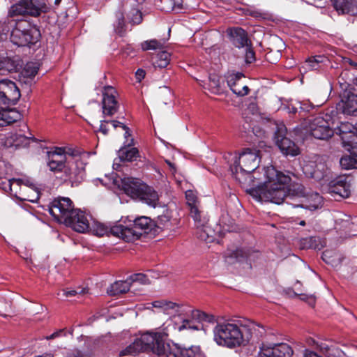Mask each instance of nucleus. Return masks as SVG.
Wrapping results in <instances>:
<instances>
[{"instance_id": "obj_1", "label": "nucleus", "mask_w": 357, "mask_h": 357, "mask_svg": "<svg viewBox=\"0 0 357 357\" xmlns=\"http://www.w3.org/2000/svg\"><path fill=\"white\" fill-rule=\"evenodd\" d=\"M264 185L248 190L255 199L259 202H271L280 204L285 199H294L305 198V190L301 183H294L289 185L290 177L278 171L275 167L266 169L261 178Z\"/></svg>"}, {"instance_id": "obj_2", "label": "nucleus", "mask_w": 357, "mask_h": 357, "mask_svg": "<svg viewBox=\"0 0 357 357\" xmlns=\"http://www.w3.org/2000/svg\"><path fill=\"white\" fill-rule=\"evenodd\" d=\"M213 332V340L218 345L234 349L245 346L250 341L258 340L265 330L254 322L243 324L231 321L218 323Z\"/></svg>"}, {"instance_id": "obj_3", "label": "nucleus", "mask_w": 357, "mask_h": 357, "mask_svg": "<svg viewBox=\"0 0 357 357\" xmlns=\"http://www.w3.org/2000/svg\"><path fill=\"white\" fill-rule=\"evenodd\" d=\"M259 151L251 149H245L243 151L234 157V161L231 166L232 174L236 180L241 183L248 184L251 186L250 189L264 185L263 181L258 179L261 178L266 169L274 167L268 166L260 169L259 165Z\"/></svg>"}, {"instance_id": "obj_4", "label": "nucleus", "mask_w": 357, "mask_h": 357, "mask_svg": "<svg viewBox=\"0 0 357 357\" xmlns=\"http://www.w3.org/2000/svg\"><path fill=\"white\" fill-rule=\"evenodd\" d=\"M141 351H151L159 356L162 354L166 356L167 348L161 333L146 332L142 334L132 344L121 351L119 356L135 355Z\"/></svg>"}, {"instance_id": "obj_5", "label": "nucleus", "mask_w": 357, "mask_h": 357, "mask_svg": "<svg viewBox=\"0 0 357 357\" xmlns=\"http://www.w3.org/2000/svg\"><path fill=\"white\" fill-rule=\"evenodd\" d=\"M123 222L125 225L121 223L115 225L112 231L116 235V237L126 242H132L139 239L143 234L148 233L153 226L152 220L146 216L134 219L126 218V220Z\"/></svg>"}, {"instance_id": "obj_6", "label": "nucleus", "mask_w": 357, "mask_h": 357, "mask_svg": "<svg viewBox=\"0 0 357 357\" xmlns=\"http://www.w3.org/2000/svg\"><path fill=\"white\" fill-rule=\"evenodd\" d=\"M87 158V153H81L78 151H75L73 159H70V162L68 164L63 173L62 178L65 182L69 183L72 187H74L77 186L84 180Z\"/></svg>"}, {"instance_id": "obj_7", "label": "nucleus", "mask_w": 357, "mask_h": 357, "mask_svg": "<svg viewBox=\"0 0 357 357\" xmlns=\"http://www.w3.org/2000/svg\"><path fill=\"white\" fill-rule=\"evenodd\" d=\"M40 37V30L26 20H19L13 29L10 40L17 46L35 44Z\"/></svg>"}, {"instance_id": "obj_8", "label": "nucleus", "mask_w": 357, "mask_h": 357, "mask_svg": "<svg viewBox=\"0 0 357 357\" xmlns=\"http://www.w3.org/2000/svg\"><path fill=\"white\" fill-rule=\"evenodd\" d=\"M75 150L66 147H56L47 152V165L54 174L63 173Z\"/></svg>"}, {"instance_id": "obj_9", "label": "nucleus", "mask_w": 357, "mask_h": 357, "mask_svg": "<svg viewBox=\"0 0 357 357\" xmlns=\"http://www.w3.org/2000/svg\"><path fill=\"white\" fill-rule=\"evenodd\" d=\"M75 210L71 199L68 197L54 199L49 206V212L58 222L63 223Z\"/></svg>"}, {"instance_id": "obj_10", "label": "nucleus", "mask_w": 357, "mask_h": 357, "mask_svg": "<svg viewBox=\"0 0 357 357\" xmlns=\"http://www.w3.org/2000/svg\"><path fill=\"white\" fill-rule=\"evenodd\" d=\"M330 116L326 114V117L319 116L314 118L308 123V131L314 138L318 139H328L331 137L334 131L331 128Z\"/></svg>"}, {"instance_id": "obj_11", "label": "nucleus", "mask_w": 357, "mask_h": 357, "mask_svg": "<svg viewBox=\"0 0 357 357\" xmlns=\"http://www.w3.org/2000/svg\"><path fill=\"white\" fill-rule=\"evenodd\" d=\"M21 93L16 84L8 79L0 81V102L6 105H15Z\"/></svg>"}, {"instance_id": "obj_12", "label": "nucleus", "mask_w": 357, "mask_h": 357, "mask_svg": "<svg viewBox=\"0 0 357 357\" xmlns=\"http://www.w3.org/2000/svg\"><path fill=\"white\" fill-rule=\"evenodd\" d=\"M117 95V91L114 87L111 86L104 87L102 100V110L104 116H112L117 112L119 107L116 100Z\"/></svg>"}, {"instance_id": "obj_13", "label": "nucleus", "mask_w": 357, "mask_h": 357, "mask_svg": "<svg viewBox=\"0 0 357 357\" xmlns=\"http://www.w3.org/2000/svg\"><path fill=\"white\" fill-rule=\"evenodd\" d=\"M286 132L284 125L278 126L275 133L276 143L283 154L296 156L299 154V149L293 141L285 137Z\"/></svg>"}, {"instance_id": "obj_14", "label": "nucleus", "mask_w": 357, "mask_h": 357, "mask_svg": "<svg viewBox=\"0 0 357 357\" xmlns=\"http://www.w3.org/2000/svg\"><path fill=\"white\" fill-rule=\"evenodd\" d=\"M63 223L79 233H85L89 231L90 229V223L87 215L79 209H75L70 215L68 217L66 221H64Z\"/></svg>"}, {"instance_id": "obj_15", "label": "nucleus", "mask_w": 357, "mask_h": 357, "mask_svg": "<svg viewBox=\"0 0 357 357\" xmlns=\"http://www.w3.org/2000/svg\"><path fill=\"white\" fill-rule=\"evenodd\" d=\"M243 78H245L244 75L239 72L229 71L225 75L228 86L238 96H246L250 91L248 86L243 84Z\"/></svg>"}, {"instance_id": "obj_16", "label": "nucleus", "mask_w": 357, "mask_h": 357, "mask_svg": "<svg viewBox=\"0 0 357 357\" xmlns=\"http://www.w3.org/2000/svg\"><path fill=\"white\" fill-rule=\"evenodd\" d=\"M260 357H291L293 354L291 347L286 343L264 345L260 347Z\"/></svg>"}, {"instance_id": "obj_17", "label": "nucleus", "mask_w": 357, "mask_h": 357, "mask_svg": "<svg viewBox=\"0 0 357 357\" xmlns=\"http://www.w3.org/2000/svg\"><path fill=\"white\" fill-rule=\"evenodd\" d=\"M337 109L344 114L356 116L357 94L351 91H345L337 105Z\"/></svg>"}, {"instance_id": "obj_18", "label": "nucleus", "mask_w": 357, "mask_h": 357, "mask_svg": "<svg viewBox=\"0 0 357 357\" xmlns=\"http://www.w3.org/2000/svg\"><path fill=\"white\" fill-rule=\"evenodd\" d=\"M166 357H204L200 347L192 346L188 348H181L176 344H167Z\"/></svg>"}, {"instance_id": "obj_19", "label": "nucleus", "mask_w": 357, "mask_h": 357, "mask_svg": "<svg viewBox=\"0 0 357 357\" xmlns=\"http://www.w3.org/2000/svg\"><path fill=\"white\" fill-rule=\"evenodd\" d=\"M303 170L306 174L310 175V177L315 180L320 181L324 179L326 176L327 167L326 164L322 162V159L317 157L316 160L313 162H309L306 164Z\"/></svg>"}, {"instance_id": "obj_20", "label": "nucleus", "mask_w": 357, "mask_h": 357, "mask_svg": "<svg viewBox=\"0 0 357 357\" xmlns=\"http://www.w3.org/2000/svg\"><path fill=\"white\" fill-rule=\"evenodd\" d=\"M146 184L138 178H124L121 180V186L124 192L132 199H137L143 186Z\"/></svg>"}, {"instance_id": "obj_21", "label": "nucleus", "mask_w": 357, "mask_h": 357, "mask_svg": "<svg viewBox=\"0 0 357 357\" xmlns=\"http://www.w3.org/2000/svg\"><path fill=\"white\" fill-rule=\"evenodd\" d=\"M227 33L233 45L238 48L248 47L251 45L247 32L241 27L229 28Z\"/></svg>"}, {"instance_id": "obj_22", "label": "nucleus", "mask_w": 357, "mask_h": 357, "mask_svg": "<svg viewBox=\"0 0 357 357\" xmlns=\"http://www.w3.org/2000/svg\"><path fill=\"white\" fill-rule=\"evenodd\" d=\"M26 188H22V182L20 178H12V185L8 192L10 195L19 199L20 200H26L31 202H35L39 199V195L37 193L33 195V198L26 197Z\"/></svg>"}, {"instance_id": "obj_23", "label": "nucleus", "mask_w": 357, "mask_h": 357, "mask_svg": "<svg viewBox=\"0 0 357 357\" xmlns=\"http://www.w3.org/2000/svg\"><path fill=\"white\" fill-rule=\"evenodd\" d=\"M330 192L347 198L351 193V185L347 181L346 178L339 177L331 182Z\"/></svg>"}, {"instance_id": "obj_24", "label": "nucleus", "mask_w": 357, "mask_h": 357, "mask_svg": "<svg viewBox=\"0 0 357 357\" xmlns=\"http://www.w3.org/2000/svg\"><path fill=\"white\" fill-rule=\"evenodd\" d=\"M133 142L134 139L131 138L130 142L127 144L126 142H124V146L119 150L118 155L120 160L132 162L139 157L138 149L135 147H130L133 144Z\"/></svg>"}, {"instance_id": "obj_25", "label": "nucleus", "mask_w": 357, "mask_h": 357, "mask_svg": "<svg viewBox=\"0 0 357 357\" xmlns=\"http://www.w3.org/2000/svg\"><path fill=\"white\" fill-rule=\"evenodd\" d=\"M334 8L338 13L354 15L357 13V4L354 0H332Z\"/></svg>"}, {"instance_id": "obj_26", "label": "nucleus", "mask_w": 357, "mask_h": 357, "mask_svg": "<svg viewBox=\"0 0 357 357\" xmlns=\"http://www.w3.org/2000/svg\"><path fill=\"white\" fill-rule=\"evenodd\" d=\"M144 189L140 192L137 199L146 203V204L155 207L159 201V195L158 192L151 186L146 184L143 186Z\"/></svg>"}, {"instance_id": "obj_27", "label": "nucleus", "mask_w": 357, "mask_h": 357, "mask_svg": "<svg viewBox=\"0 0 357 357\" xmlns=\"http://www.w3.org/2000/svg\"><path fill=\"white\" fill-rule=\"evenodd\" d=\"M250 258V252L244 249L238 248L235 250L229 251L225 255V261L229 264L242 261Z\"/></svg>"}, {"instance_id": "obj_28", "label": "nucleus", "mask_w": 357, "mask_h": 357, "mask_svg": "<svg viewBox=\"0 0 357 357\" xmlns=\"http://www.w3.org/2000/svg\"><path fill=\"white\" fill-rule=\"evenodd\" d=\"M298 246L302 250H321L324 247V243L319 237L310 236L301 238Z\"/></svg>"}, {"instance_id": "obj_29", "label": "nucleus", "mask_w": 357, "mask_h": 357, "mask_svg": "<svg viewBox=\"0 0 357 357\" xmlns=\"http://www.w3.org/2000/svg\"><path fill=\"white\" fill-rule=\"evenodd\" d=\"M325 57L321 55H317L309 57L301 66L300 71L305 73L309 70H317L320 68V63L324 62Z\"/></svg>"}, {"instance_id": "obj_30", "label": "nucleus", "mask_w": 357, "mask_h": 357, "mask_svg": "<svg viewBox=\"0 0 357 357\" xmlns=\"http://www.w3.org/2000/svg\"><path fill=\"white\" fill-rule=\"evenodd\" d=\"M25 8H27L28 15L38 16L45 8V4L42 0H22Z\"/></svg>"}, {"instance_id": "obj_31", "label": "nucleus", "mask_w": 357, "mask_h": 357, "mask_svg": "<svg viewBox=\"0 0 357 357\" xmlns=\"http://www.w3.org/2000/svg\"><path fill=\"white\" fill-rule=\"evenodd\" d=\"M341 140L342 146L351 154L357 149V131L343 135Z\"/></svg>"}, {"instance_id": "obj_32", "label": "nucleus", "mask_w": 357, "mask_h": 357, "mask_svg": "<svg viewBox=\"0 0 357 357\" xmlns=\"http://www.w3.org/2000/svg\"><path fill=\"white\" fill-rule=\"evenodd\" d=\"M130 282L128 280L125 281H117L112 284L107 290L110 296H116L126 293L130 290Z\"/></svg>"}, {"instance_id": "obj_33", "label": "nucleus", "mask_w": 357, "mask_h": 357, "mask_svg": "<svg viewBox=\"0 0 357 357\" xmlns=\"http://www.w3.org/2000/svg\"><path fill=\"white\" fill-rule=\"evenodd\" d=\"M115 225L111 227H108L106 225L98 222H94L91 227L90 226L89 230L91 231V232L98 236H103L105 235H109L112 234L114 236H116L112 231V229L114 227Z\"/></svg>"}, {"instance_id": "obj_34", "label": "nucleus", "mask_w": 357, "mask_h": 357, "mask_svg": "<svg viewBox=\"0 0 357 357\" xmlns=\"http://www.w3.org/2000/svg\"><path fill=\"white\" fill-rule=\"evenodd\" d=\"M153 307L160 309L165 314H170L177 310L178 305L176 303L165 300H158L152 303Z\"/></svg>"}, {"instance_id": "obj_35", "label": "nucleus", "mask_w": 357, "mask_h": 357, "mask_svg": "<svg viewBox=\"0 0 357 357\" xmlns=\"http://www.w3.org/2000/svg\"><path fill=\"white\" fill-rule=\"evenodd\" d=\"M171 54L167 51H162L152 58L153 65L155 68H166L170 62Z\"/></svg>"}, {"instance_id": "obj_36", "label": "nucleus", "mask_w": 357, "mask_h": 357, "mask_svg": "<svg viewBox=\"0 0 357 357\" xmlns=\"http://www.w3.org/2000/svg\"><path fill=\"white\" fill-rule=\"evenodd\" d=\"M17 68L16 62L8 57L0 56V73H11Z\"/></svg>"}, {"instance_id": "obj_37", "label": "nucleus", "mask_w": 357, "mask_h": 357, "mask_svg": "<svg viewBox=\"0 0 357 357\" xmlns=\"http://www.w3.org/2000/svg\"><path fill=\"white\" fill-rule=\"evenodd\" d=\"M18 114L13 110H0V126H7L17 121Z\"/></svg>"}, {"instance_id": "obj_38", "label": "nucleus", "mask_w": 357, "mask_h": 357, "mask_svg": "<svg viewBox=\"0 0 357 357\" xmlns=\"http://www.w3.org/2000/svg\"><path fill=\"white\" fill-rule=\"evenodd\" d=\"M321 258L326 264H331L332 266H336L341 263L340 255L333 250L324 251Z\"/></svg>"}, {"instance_id": "obj_39", "label": "nucleus", "mask_w": 357, "mask_h": 357, "mask_svg": "<svg viewBox=\"0 0 357 357\" xmlns=\"http://www.w3.org/2000/svg\"><path fill=\"white\" fill-rule=\"evenodd\" d=\"M192 318L195 320H197L198 322L202 323H209V324H214L216 322V319L215 316L211 314H207L204 312L195 310L192 311Z\"/></svg>"}, {"instance_id": "obj_40", "label": "nucleus", "mask_w": 357, "mask_h": 357, "mask_svg": "<svg viewBox=\"0 0 357 357\" xmlns=\"http://www.w3.org/2000/svg\"><path fill=\"white\" fill-rule=\"evenodd\" d=\"M27 8H25L24 1L20 0L13 4L8 10V16L10 17L28 15Z\"/></svg>"}, {"instance_id": "obj_41", "label": "nucleus", "mask_w": 357, "mask_h": 357, "mask_svg": "<svg viewBox=\"0 0 357 357\" xmlns=\"http://www.w3.org/2000/svg\"><path fill=\"white\" fill-rule=\"evenodd\" d=\"M202 211L197 208H192L190 210L191 217L195 221V225L197 228L204 227L208 222V219L203 215Z\"/></svg>"}, {"instance_id": "obj_42", "label": "nucleus", "mask_w": 357, "mask_h": 357, "mask_svg": "<svg viewBox=\"0 0 357 357\" xmlns=\"http://www.w3.org/2000/svg\"><path fill=\"white\" fill-rule=\"evenodd\" d=\"M13 145L15 147H26L29 145L31 141H35L32 137L25 136L21 133H15L11 137Z\"/></svg>"}, {"instance_id": "obj_43", "label": "nucleus", "mask_w": 357, "mask_h": 357, "mask_svg": "<svg viewBox=\"0 0 357 357\" xmlns=\"http://www.w3.org/2000/svg\"><path fill=\"white\" fill-rule=\"evenodd\" d=\"M38 67L37 65L33 63H29L26 64L21 74L23 77L29 79L27 82H29L35 77L38 73Z\"/></svg>"}, {"instance_id": "obj_44", "label": "nucleus", "mask_w": 357, "mask_h": 357, "mask_svg": "<svg viewBox=\"0 0 357 357\" xmlns=\"http://www.w3.org/2000/svg\"><path fill=\"white\" fill-rule=\"evenodd\" d=\"M312 203L304 206L303 204H293L294 207H305L310 210H315L319 208L322 204V197L318 193L312 194L310 196Z\"/></svg>"}, {"instance_id": "obj_45", "label": "nucleus", "mask_w": 357, "mask_h": 357, "mask_svg": "<svg viewBox=\"0 0 357 357\" xmlns=\"http://www.w3.org/2000/svg\"><path fill=\"white\" fill-rule=\"evenodd\" d=\"M166 6L163 7L166 11L179 12L183 9V0H161Z\"/></svg>"}, {"instance_id": "obj_46", "label": "nucleus", "mask_w": 357, "mask_h": 357, "mask_svg": "<svg viewBox=\"0 0 357 357\" xmlns=\"http://www.w3.org/2000/svg\"><path fill=\"white\" fill-rule=\"evenodd\" d=\"M164 43L155 39L144 41L141 43L142 50H156L163 47Z\"/></svg>"}, {"instance_id": "obj_47", "label": "nucleus", "mask_w": 357, "mask_h": 357, "mask_svg": "<svg viewBox=\"0 0 357 357\" xmlns=\"http://www.w3.org/2000/svg\"><path fill=\"white\" fill-rule=\"evenodd\" d=\"M208 90L214 94H220L222 92L219 78L216 75L209 77Z\"/></svg>"}, {"instance_id": "obj_48", "label": "nucleus", "mask_w": 357, "mask_h": 357, "mask_svg": "<svg viewBox=\"0 0 357 357\" xmlns=\"http://www.w3.org/2000/svg\"><path fill=\"white\" fill-rule=\"evenodd\" d=\"M185 198L190 210L192 208H197L200 206L199 202L197 199V193L193 190H187L185 192Z\"/></svg>"}, {"instance_id": "obj_49", "label": "nucleus", "mask_w": 357, "mask_h": 357, "mask_svg": "<svg viewBox=\"0 0 357 357\" xmlns=\"http://www.w3.org/2000/svg\"><path fill=\"white\" fill-rule=\"evenodd\" d=\"M340 163L341 167L345 169H357V159L354 157H342Z\"/></svg>"}, {"instance_id": "obj_50", "label": "nucleus", "mask_w": 357, "mask_h": 357, "mask_svg": "<svg viewBox=\"0 0 357 357\" xmlns=\"http://www.w3.org/2000/svg\"><path fill=\"white\" fill-rule=\"evenodd\" d=\"M117 19L116 24L114 26L116 33L120 36H123L125 33L124 15L122 12L119 11L116 14Z\"/></svg>"}, {"instance_id": "obj_51", "label": "nucleus", "mask_w": 357, "mask_h": 357, "mask_svg": "<svg viewBox=\"0 0 357 357\" xmlns=\"http://www.w3.org/2000/svg\"><path fill=\"white\" fill-rule=\"evenodd\" d=\"M356 131V126L354 128L353 125L349 122L341 123L337 128V134L341 137L343 135H346L349 132H353Z\"/></svg>"}, {"instance_id": "obj_52", "label": "nucleus", "mask_w": 357, "mask_h": 357, "mask_svg": "<svg viewBox=\"0 0 357 357\" xmlns=\"http://www.w3.org/2000/svg\"><path fill=\"white\" fill-rule=\"evenodd\" d=\"M13 167L10 164L4 161H0V180L4 177H12Z\"/></svg>"}, {"instance_id": "obj_53", "label": "nucleus", "mask_w": 357, "mask_h": 357, "mask_svg": "<svg viewBox=\"0 0 357 357\" xmlns=\"http://www.w3.org/2000/svg\"><path fill=\"white\" fill-rule=\"evenodd\" d=\"M20 181L22 182V185L33 191V195L35 193H37L40 196L39 189L37 185L33 182V181L31 178L29 177H24L20 178Z\"/></svg>"}, {"instance_id": "obj_54", "label": "nucleus", "mask_w": 357, "mask_h": 357, "mask_svg": "<svg viewBox=\"0 0 357 357\" xmlns=\"http://www.w3.org/2000/svg\"><path fill=\"white\" fill-rule=\"evenodd\" d=\"M128 281L130 282H139L140 284H148L149 283V279L148 277L143 273H136L130 276Z\"/></svg>"}, {"instance_id": "obj_55", "label": "nucleus", "mask_w": 357, "mask_h": 357, "mask_svg": "<svg viewBox=\"0 0 357 357\" xmlns=\"http://www.w3.org/2000/svg\"><path fill=\"white\" fill-rule=\"evenodd\" d=\"M132 16L129 17L130 22L134 24H139L142 21V13L138 9L132 10Z\"/></svg>"}, {"instance_id": "obj_56", "label": "nucleus", "mask_w": 357, "mask_h": 357, "mask_svg": "<svg viewBox=\"0 0 357 357\" xmlns=\"http://www.w3.org/2000/svg\"><path fill=\"white\" fill-rule=\"evenodd\" d=\"M245 60L247 63H252L255 61V54L254 50L252 48V44L248 47H245Z\"/></svg>"}, {"instance_id": "obj_57", "label": "nucleus", "mask_w": 357, "mask_h": 357, "mask_svg": "<svg viewBox=\"0 0 357 357\" xmlns=\"http://www.w3.org/2000/svg\"><path fill=\"white\" fill-rule=\"evenodd\" d=\"M12 178L13 177H4L0 180V188L6 192H8V190H10Z\"/></svg>"}, {"instance_id": "obj_58", "label": "nucleus", "mask_w": 357, "mask_h": 357, "mask_svg": "<svg viewBox=\"0 0 357 357\" xmlns=\"http://www.w3.org/2000/svg\"><path fill=\"white\" fill-rule=\"evenodd\" d=\"M181 328H189L193 330H199L200 326L199 325L194 324L192 321L189 319H184Z\"/></svg>"}, {"instance_id": "obj_59", "label": "nucleus", "mask_w": 357, "mask_h": 357, "mask_svg": "<svg viewBox=\"0 0 357 357\" xmlns=\"http://www.w3.org/2000/svg\"><path fill=\"white\" fill-rule=\"evenodd\" d=\"M68 357H92L89 354L83 353L79 350L73 351L68 355Z\"/></svg>"}, {"instance_id": "obj_60", "label": "nucleus", "mask_w": 357, "mask_h": 357, "mask_svg": "<svg viewBox=\"0 0 357 357\" xmlns=\"http://www.w3.org/2000/svg\"><path fill=\"white\" fill-rule=\"evenodd\" d=\"M109 123L108 121L102 120L100 121V125L99 130L105 135L108 134V128L107 127V124Z\"/></svg>"}, {"instance_id": "obj_61", "label": "nucleus", "mask_w": 357, "mask_h": 357, "mask_svg": "<svg viewBox=\"0 0 357 357\" xmlns=\"http://www.w3.org/2000/svg\"><path fill=\"white\" fill-rule=\"evenodd\" d=\"M314 108V105L311 102H301L300 109L303 111L309 112Z\"/></svg>"}, {"instance_id": "obj_62", "label": "nucleus", "mask_w": 357, "mask_h": 357, "mask_svg": "<svg viewBox=\"0 0 357 357\" xmlns=\"http://www.w3.org/2000/svg\"><path fill=\"white\" fill-rule=\"evenodd\" d=\"M146 73L143 69H138L135 73L136 79L141 82L145 77Z\"/></svg>"}, {"instance_id": "obj_63", "label": "nucleus", "mask_w": 357, "mask_h": 357, "mask_svg": "<svg viewBox=\"0 0 357 357\" xmlns=\"http://www.w3.org/2000/svg\"><path fill=\"white\" fill-rule=\"evenodd\" d=\"M123 130L125 131L124 137L126 139L125 142H126L127 144L128 142H130V141H128V137L131 136V132L129 128L126 126H123Z\"/></svg>"}, {"instance_id": "obj_64", "label": "nucleus", "mask_w": 357, "mask_h": 357, "mask_svg": "<svg viewBox=\"0 0 357 357\" xmlns=\"http://www.w3.org/2000/svg\"><path fill=\"white\" fill-rule=\"evenodd\" d=\"M111 123L112 124L113 128L115 129H116L119 127L123 129V126H126L124 123H123L119 121H116V120L112 121Z\"/></svg>"}]
</instances>
